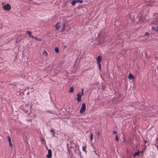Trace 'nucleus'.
<instances>
[{
    "label": "nucleus",
    "instance_id": "obj_8",
    "mask_svg": "<svg viewBox=\"0 0 158 158\" xmlns=\"http://www.w3.org/2000/svg\"><path fill=\"white\" fill-rule=\"evenodd\" d=\"M102 60V56L101 55L98 56L97 58V63L101 62Z\"/></svg>",
    "mask_w": 158,
    "mask_h": 158
},
{
    "label": "nucleus",
    "instance_id": "obj_10",
    "mask_svg": "<svg viewBox=\"0 0 158 158\" xmlns=\"http://www.w3.org/2000/svg\"><path fill=\"white\" fill-rule=\"evenodd\" d=\"M138 151L137 152H136L134 154L132 155V156L133 157H135L136 156H139L140 153V151L137 150Z\"/></svg>",
    "mask_w": 158,
    "mask_h": 158
},
{
    "label": "nucleus",
    "instance_id": "obj_32",
    "mask_svg": "<svg viewBox=\"0 0 158 158\" xmlns=\"http://www.w3.org/2000/svg\"><path fill=\"white\" fill-rule=\"evenodd\" d=\"M143 142L145 144L147 143V141L145 140H143Z\"/></svg>",
    "mask_w": 158,
    "mask_h": 158
},
{
    "label": "nucleus",
    "instance_id": "obj_15",
    "mask_svg": "<svg viewBox=\"0 0 158 158\" xmlns=\"http://www.w3.org/2000/svg\"><path fill=\"white\" fill-rule=\"evenodd\" d=\"M76 3V0H73L71 2V4L72 5V6H74L75 5Z\"/></svg>",
    "mask_w": 158,
    "mask_h": 158
},
{
    "label": "nucleus",
    "instance_id": "obj_16",
    "mask_svg": "<svg viewBox=\"0 0 158 158\" xmlns=\"http://www.w3.org/2000/svg\"><path fill=\"white\" fill-rule=\"evenodd\" d=\"M86 148V147L85 146H83L82 147V150H83V151H84V152H85V153H86V152H87V151L85 149Z\"/></svg>",
    "mask_w": 158,
    "mask_h": 158
},
{
    "label": "nucleus",
    "instance_id": "obj_21",
    "mask_svg": "<svg viewBox=\"0 0 158 158\" xmlns=\"http://www.w3.org/2000/svg\"><path fill=\"white\" fill-rule=\"evenodd\" d=\"M115 140L117 142H118V138L117 135H116L115 136Z\"/></svg>",
    "mask_w": 158,
    "mask_h": 158
},
{
    "label": "nucleus",
    "instance_id": "obj_4",
    "mask_svg": "<svg viewBox=\"0 0 158 158\" xmlns=\"http://www.w3.org/2000/svg\"><path fill=\"white\" fill-rule=\"evenodd\" d=\"M52 156V152L51 149H49L48 150V154L46 156L48 158H51Z\"/></svg>",
    "mask_w": 158,
    "mask_h": 158
},
{
    "label": "nucleus",
    "instance_id": "obj_40",
    "mask_svg": "<svg viewBox=\"0 0 158 158\" xmlns=\"http://www.w3.org/2000/svg\"><path fill=\"white\" fill-rule=\"evenodd\" d=\"M124 51H125V52H126V50H124Z\"/></svg>",
    "mask_w": 158,
    "mask_h": 158
},
{
    "label": "nucleus",
    "instance_id": "obj_39",
    "mask_svg": "<svg viewBox=\"0 0 158 158\" xmlns=\"http://www.w3.org/2000/svg\"><path fill=\"white\" fill-rule=\"evenodd\" d=\"M68 151L69 152V149L68 150Z\"/></svg>",
    "mask_w": 158,
    "mask_h": 158
},
{
    "label": "nucleus",
    "instance_id": "obj_20",
    "mask_svg": "<svg viewBox=\"0 0 158 158\" xmlns=\"http://www.w3.org/2000/svg\"><path fill=\"white\" fill-rule=\"evenodd\" d=\"M93 139V134L90 132V140L91 141H92V139Z\"/></svg>",
    "mask_w": 158,
    "mask_h": 158
},
{
    "label": "nucleus",
    "instance_id": "obj_26",
    "mask_svg": "<svg viewBox=\"0 0 158 158\" xmlns=\"http://www.w3.org/2000/svg\"><path fill=\"white\" fill-rule=\"evenodd\" d=\"M43 54L45 55H47V52L46 51H43Z\"/></svg>",
    "mask_w": 158,
    "mask_h": 158
},
{
    "label": "nucleus",
    "instance_id": "obj_31",
    "mask_svg": "<svg viewBox=\"0 0 158 158\" xmlns=\"http://www.w3.org/2000/svg\"><path fill=\"white\" fill-rule=\"evenodd\" d=\"M156 31H158V26H157L156 27Z\"/></svg>",
    "mask_w": 158,
    "mask_h": 158
},
{
    "label": "nucleus",
    "instance_id": "obj_19",
    "mask_svg": "<svg viewBox=\"0 0 158 158\" xmlns=\"http://www.w3.org/2000/svg\"><path fill=\"white\" fill-rule=\"evenodd\" d=\"M65 27V23H64L63 25V28L62 29L61 31L62 32L63 31H64V30Z\"/></svg>",
    "mask_w": 158,
    "mask_h": 158
},
{
    "label": "nucleus",
    "instance_id": "obj_35",
    "mask_svg": "<svg viewBox=\"0 0 158 158\" xmlns=\"http://www.w3.org/2000/svg\"><path fill=\"white\" fill-rule=\"evenodd\" d=\"M147 144H148V145H147V146H148V145H149V143H147Z\"/></svg>",
    "mask_w": 158,
    "mask_h": 158
},
{
    "label": "nucleus",
    "instance_id": "obj_7",
    "mask_svg": "<svg viewBox=\"0 0 158 158\" xmlns=\"http://www.w3.org/2000/svg\"><path fill=\"white\" fill-rule=\"evenodd\" d=\"M70 143L71 145L70 148H74V147H75L77 145V144H75L74 143L73 141H70Z\"/></svg>",
    "mask_w": 158,
    "mask_h": 158
},
{
    "label": "nucleus",
    "instance_id": "obj_6",
    "mask_svg": "<svg viewBox=\"0 0 158 158\" xmlns=\"http://www.w3.org/2000/svg\"><path fill=\"white\" fill-rule=\"evenodd\" d=\"M77 101L78 102H80L81 101V95L80 93H79L77 94Z\"/></svg>",
    "mask_w": 158,
    "mask_h": 158
},
{
    "label": "nucleus",
    "instance_id": "obj_29",
    "mask_svg": "<svg viewBox=\"0 0 158 158\" xmlns=\"http://www.w3.org/2000/svg\"><path fill=\"white\" fill-rule=\"evenodd\" d=\"M113 133L114 134H117V132L115 131H113Z\"/></svg>",
    "mask_w": 158,
    "mask_h": 158
},
{
    "label": "nucleus",
    "instance_id": "obj_36",
    "mask_svg": "<svg viewBox=\"0 0 158 158\" xmlns=\"http://www.w3.org/2000/svg\"><path fill=\"white\" fill-rule=\"evenodd\" d=\"M147 144H148V145H147V146H148V145H149V143H147Z\"/></svg>",
    "mask_w": 158,
    "mask_h": 158
},
{
    "label": "nucleus",
    "instance_id": "obj_37",
    "mask_svg": "<svg viewBox=\"0 0 158 158\" xmlns=\"http://www.w3.org/2000/svg\"><path fill=\"white\" fill-rule=\"evenodd\" d=\"M143 151H141V152H141V153H143Z\"/></svg>",
    "mask_w": 158,
    "mask_h": 158
},
{
    "label": "nucleus",
    "instance_id": "obj_2",
    "mask_svg": "<svg viewBox=\"0 0 158 158\" xmlns=\"http://www.w3.org/2000/svg\"><path fill=\"white\" fill-rule=\"evenodd\" d=\"M86 109V105L85 103H83L81 105L79 112L81 114H82L85 112Z\"/></svg>",
    "mask_w": 158,
    "mask_h": 158
},
{
    "label": "nucleus",
    "instance_id": "obj_17",
    "mask_svg": "<svg viewBox=\"0 0 158 158\" xmlns=\"http://www.w3.org/2000/svg\"><path fill=\"white\" fill-rule=\"evenodd\" d=\"M74 89L73 87H72L70 88L69 92L71 93H72L73 92Z\"/></svg>",
    "mask_w": 158,
    "mask_h": 158
},
{
    "label": "nucleus",
    "instance_id": "obj_33",
    "mask_svg": "<svg viewBox=\"0 0 158 158\" xmlns=\"http://www.w3.org/2000/svg\"><path fill=\"white\" fill-rule=\"evenodd\" d=\"M83 89H82V94L83 95Z\"/></svg>",
    "mask_w": 158,
    "mask_h": 158
},
{
    "label": "nucleus",
    "instance_id": "obj_18",
    "mask_svg": "<svg viewBox=\"0 0 158 158\" xmlns=\"http://www.w3.org/2000/svg\"><path fill=\"white\" fill-rule=\"evenodd\" d=\"M54 131H55V130L53 128L50 131V132H51V133H53V136L55 135L54 134H55V133L54 132Z\"/></svg>",
    "mask_w": 158,
    "mask_h": 158
},
{
    "label": "nucleus",
    "instance_id": "obj_38",
    "mask_svg": "<svg viewBox=\"0 0 158 158\" xmlns=\"http://www.w3.org/2000/svg\"><path fill=\"white\" fill-rule=\"evenodd\" d=\"M27 94H28V95H29V93H27Z\"/></svg>",
    "mask_w": 158,
    "mask_h": 158
},
{
    "label": "nucleus",
    "instance_id": "obj_28",
    "mask_svg": "<svg viewBox=\"0 0 158 158\" xmlns=\"http://www.w3.org/2000/svg\"><path fill=\"white\" fill-rule=\"evenodd\" d=\"M156 27H152V30H155L156 31Z\"/></svg>",
    "mask_w": 158,
    "mask_h": 158
},
{
    "label": "nucleus",
    "instance_id": "obj_13",
    "mask_svg": "<svg viewBox=\"0 0 158 158\" xmlns=\"http://www.w3.org/2000/svg\"><path fill=\"white\" fill-rule=\"evenodd\" d=\"M128 78L130 79H135V77L132 74L130 73L128 77Z\"/></svg>",
    "mask_w": 158,
    "mask_h": 158
},
{
    "label": "nucleus",
    "instance_id": "obj_11",
    "mask_svg": "<svg viewBox=\"0 0 158 158\" xmlns=\"http://www.w3.org/2000/svg\"><path fill=\"white\" fill-rule=\"evenodd\" d=\"M26 33L28 34V36L29 37H31L33 38H34V37L33 36L31 35V32L30 31H26Z\"/></svg>",
    "mask_w": 158,
    "mask_h": 158
},
{
    "label": "nucleus",
    "instance_id": "obj_27",
    "mask_svg": "<svg viewBox=\"0 0 158 158\" xmlns=\"http://www.w3.org/2000/svg\"><path fill=\"white\" fill-rule=\"evenodd\" d=\"M149 35V34L148 32H146L145 33L144 36H148Z\"/></svg>",
    "mask_w": 158,
    "mask_h": 158
},
{
    "label": "nucleus",
    "instance_id": "obj_3",
    "mask_svg": "<svg viewBox=\"0 0 158 158\" xmlns=\"http://www.w3.org/2000/svg\"><path fill=\"white\" fill-rule=\"evenodd\" d=\"M3 9L5 10L9 11L11 10V7L10 5L9 4H7L4 6Z\"/></svg>",
    "mask_w": 158,
    "mask_h": 158
},
{
    "label": "nucleus",
    "instance_id": "obj_22",
    "mask_svg": "<svg viewBox=\"0 0 158 158\" xmlns=\"http://www.w3.org/2000/svg\"><path fill=\"white\" fill-rule=\"evenodd\" d=\"M97 135H98L97 137L98 138H99L100 136V133L99 132V131L98 130H97Z\"/></svg>",
    "mask_w": 158,
    "mask_h": 158
},
{
    "label": "nucleus",
    "instance_id": "obj_9",
    "mask_svg": "<svg viewBox=\"0 0 158 158\" xmlns=\"http://www.w3.org/2000/svg\"><path fill=\"white\" fill-rule=\"evenodd\" d=\"M77 148H78V151H79V146H76L75 147H74V148H74L73 151L76 154H77Z\"/></svg>",
    "mask_w": 158,
    "mask_h": 158
},
{
    "label": "nucleus",
    "instance_id": "obj_5",
    "mask_svg": "<svg viewBox=\"0 0 158 158\" xmlns=\"http://www.w3.org/2000/svg\"><path fill=\"white\" fill-rule=\"evenodd\" d=\"M7 138L8 139V142L9 143V146L11 148H12L13 145L11 142L10 137L9 136H7Z\"/></svg>",
    "mask_w": 158,
    "mask_h": 158
},
{
    "label": "nucleus",
    "instance_id": "obj_25",
    "mask_svg": "<svg viewBox=\"0 0 158 158\" xmlns=\"http://www.w3.org/2000/svg\"><path fill=\"white\" fill-rule=\"evenodd\" d=\"M34 38L36 40H37L39 41H41V39H39L37 38L36 37H34Z\"/></svg>",
    "mask_w": 158,
    "mask_h": 158
},
{
    "label": "nucleus",
    "instance_id": "obj_34",
    "mask_svg": "<svg viewBox=\"0 0 158 158\" xmlns=\"http://www.w3.org/2000/svg\"><path fill=\"white\" fill-rule=\"evenodd\" d=\"M41 140H42V141H44V139H42V138H41Z\"/></svg>",
    "mask_w": 158,
    "mask_h": 158
},
{
    "label": "nucleus",
    "instance_id": "obj_1",
    "mask_svg": "<svg viewBox=\"0 0 158 158\" xmlns=\"http://www.w3.org/2000/svg\"><path fill=\"white\" fill-rule=\"evenodd\" d=\"M128 17H129L131 20H132L134 22H135L136 20L139 19L138 15L136 14L132 13L130 14H129Z\"/></svg>",
    "mask_w": 158,
    "mask_h": 158
},
{
    "label": "nucleus",
    "instance_id": "obj_24",
    "mask_svg": "<svg viewBox=\"0 0 158 158\" xmlns=\"http://www.w3.org/2000/svg\"><path fill=\"white\" fill-rule=\"evenodd\" d=\"M77 2H80L81 3H82L83 2V1L82 0H76Z\"/></svg>",
    "mask_w": 158,
    "mask_h": 158
},
{
    "label": "nucleus",
    "instance_id": "obj_41",
    "mask_svg": "<svg viewBox=\"0 0 158 158\" xmlns=\"http://www.w3.org/2000/svg\"><path fill=\"white\" fill-rule=\"evenodd\" d=\"M145 148H146V146H145Z\"/></svg>",
    "mask_w": 158,
    "mask_h": 158
},
{
    "label": "nucleus",
    "instance_id": "obj_23",
    "mask_svg": "<svg viewBox=\"0 0 158 158\" xmlns=\"http://www.w3.org/2000/svg\"><path fill=\"white\" fill-rule=\"evenodd\" d=\"M101 62L97 63L98 65L99 66V69L100 70H101V65L100 63Z\"/></svg>",
    "mask_w": 158,
    "mask_h": 158
},
{
    "label": "nucleus",
    "instance_id": "obj_30",
    "mask_svg": "<svg viewBox=\"0 0 158 158\" xmlns=\"http://www.w3.org/2000/svg\"><path fill=\"white\" fill-rule=\"evenodd\" d=\"M78 154L79 155L81 156V152H80V151H78Z\"/></svg>",
    "mask_w": 158,
    "mask_h": 158
},
{
    "label": "nucleus",
    "instance_id": "obj_14",
    "mask_svg": "<svg viewBox=\"0 0 158 158\" xmlns=\"http://www.w3.org/2000/svg\"><path fill=\"white\" fill-rule=\"evenodd\" d=\"M54 50L56 53H58L59 52V50L58 47H55Z\"/></svg>",
    "mask_w": 158,
    "mask_h": 158
},
{
    "label": "nucleus",
    "instance_id": "obj_12",
    "mask_svg": "<svg viewBox=\"0 0 158 158\" xmlns=\"http://www.w3.org/2000/svg\"><path fill=\"white\" fill-rule=\"evenodd\" d=\"M60 26V23H57L55 25L56 30H58Z\"/></svg>",
    "mask_w": 158,
    "mask_h": 158
}]
</instances>
